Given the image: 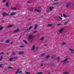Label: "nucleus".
<instances>
[{"mask_svg":"<svg viewBox=\"0 0 74 74\" xmlns=\"http://www.w3.org/2000/svg\"><path fill=\"white\" fill-rule=\"evenodd\" d=\"M33 35H31L29 36L28 39L29 40H31L32 39V38H33Z\"/></svg>","mask_w":74,"mask_h":74,"instance_id":"nucleus-1","label":"nucleus"},{"mask_svg":"<svg viewBox=\"0 0 74 74\" xmlns=\"http://www.w3.org/2000/svg\"><path fill=\"white\" fill-rule=\"evenodd\" d=\"M20 31V30H19V29H15V30H14V31H13V33H17V32H18Z\"/></svg>","mask_w":74,"mask_h":74,"instance_id":"nucleus-2","label":"nucleus"},{"mask_svg":"<svg viewBox=\"0 0 74 74\" xmlns=\"http://www.w3.org/2000/svg\"><path fill=\"white\" fill-rule=\"evenodd\" d=\"M63 30H64V29L63 28H62L60 29L59 30V33H62L63 32Z\"/></svg>","mask_w":74,"mask_h":74,"instance_id":"nucleus-3","label":"nucleus"},{"mask_svg":"<svg viewBox=\"0 0 74 74\" xmlns=\"http://www.w3.org/2000/svg\"><path fill=\"white\" fill-rule=\"evenodd\" d=\"M68 58H66L64 60L62 61V62H65L66 63H69V61H67L68 60Z\"/></svg>","mask_w":74,"mask_h":74,"instance_id":"nucleus-4","label":"nucleus"},{"mask_svg":"<svg viewBox=\"0 0 74 74\" xmlns=\"http://www.w3.org/2000/svg\"><path fill=\"white\" fill-rule=\"evenodd\" d=\"M71 6V3H69L67 4H66V8H68L69 7Z\"/></svg>","mask_w":74,"mask_h":74,"instance_id":"nucleus-5","label":"nucleus"},{"mask_svg":"<svg viewBox=\"0 0 74 74\" xmlns=\"http://www.w3.org/2000/svg\"><path fill=\"white\" fill-rule=\"evenodd\" d=\"M25 53V52L24 51H20L18 53V55H23V54H24Z\"/></svg>","mask_w":74,"mask_h":74,"instance_id":"nucleus-6","label":"nucleus"},{"mask_svg":"<svg viewBox=\"0 0 74 74\" xmlns=\"http://www.w3.org/2000/svg\"><path fill=\"white\" fill-rule=\"evenodd\" d=\"M34 11L35 12H41V11L40 10L36 9H34Z\"/></svg>","mask_w":74,"mask_h":74,"instance_id":"nucleus-7","label":"nucleus"},{"mask_svg":"<svg viewBox=\"0 0 74 74\" xmlns=\"http://www.w3.org/2000/svg\"><path fill=\"white\" fill-rule=\"evenodd\" d=\"M16 14V13H15V12H13L11 13L10 15H11V16H13L14 15H15V14Z\"/></svg>","mask_w":74,"mask_h":74,"instance_id":"nucleus-8","label":"nucleus"},{"mask_svg":"<svg viewBox=\"0 0 74 74\" xmlns=\"http://www.w3.org/2000/svg\"><path fill=\"white\" fill-rule=\"evenodd\" d=\"M37 26H38V25H37V24H36L35 25V27L34 28V29L35 30H36V29H37Z\"/></svg>","mask_w":74,"mask_h":74,"instance_id":"nucleus-9","label":"nucleus"},{"mask_svg":"<svg viewBox=\"0 0 74 74\" xmlns=\"http://www.w3.org/2000/svg\"><path fill=\"white\" fill-rule=\"evenodd\" d=\"M3 16H7L8 15V14L6 13H3L2 14Z\"/></svg>","mask_w":74,"mask_h":74,"instance_id":"nucleus-10","label":"nucleus"},{"mask_svg":"<svg viewBox=\"0 0 74 74\" xmlns=\"http://www.w3.org/2000/svg\"><path fill=\"white\" fill-rule=\"evenodd\" d=\"M9 5V2H6V3L5 6L6 7H8Z\"/></svg>","mask_w":74,"mask_h":74,"instance_id":"nucleus-11","label":"nucleus"},{"mask_svg":"<svg viewBox=\"0 0 74 74\" xmlns=\"http://www.w3.org/2000/svg\"><path fill=\"white\" fill-rule=\"evenodd\" d=\"M20 70V69L18 68V69H17V70L16 71V72L15 74H18V71H19Z\"/></svg>","mask_w":74,"mask_h":74,"instance_id":"nucleus-12","label":"nucleus"},{"mask_svg":"<svg viewBox=\"0 0 74 74\" xmlns=\"http://www.w3.org/2000/svg\"><path fill=\"white\" fill-rule=\"evenodd\" d=\"M10 9L12 10H16V9L15 8H10Z\"/></svg>","mask_w":74,"mask_h":74,"instance_id":"nucleus-13","label":"nucleus"},{"mask_svg":"<svg viewBox=\"0 0 74 74\" xmlns=\"http://www.w3.org/2000/svg\"><path fill=\"white\" fill-rule=\"evenodd\" d=\"M4 29V27L3 26H1L0 27V30H2L3 29Z\"/></svg>","mask_w":74,"mask_h":74,"instance_id":"nucleus-14","label":"nucleus"},{"mask_svg":"<svg viewBox=\"0 0 74 74\" xmlns=\"http://www.w3.org/2000/svg\"><path fill=\"white\" fill-rule=\"evenodd\" d=\"M59 3V2H56V3H53V5H58Z\"/></svg>","mask_w":74,"mask_h":74,"instance_id":"nucleus-15","label":"nucleus"},{"mask_svg":"<svg viewBox=\"0 0 74 74\" xmlns=\"http://www.w3.org/2000/svg\"><path fill=\"white\" fill-rule=\"evenodd\" d=\"M45 55V53H42V55H41L40 56V57H41L42 56H44Z\"/></svg>","mask_w":74,"mask_h":74,"instance_id":"nucleus-16","label":"nucleus"},{"mask_svg":"<svg viewBox=\"0 0 74 74\" xmlns=\"http://www.w3.org/2000/svg\"><path fill=\"white\" fill-rule=\"evenodd\" d=\"M44 37H42L40 38V41H43V40H44Z\"/></svg>","mask_w":74,"mask_h":74,"instance_id":"nucleus-17","label":"nucleus"},{"mask_svg":"<svg viewBox=\"0 0 74 74\" xmlns=\"http://www.w3.org/2000/svg\"><path fill=\"white\" fill-rule=\"evenodd\" d=\"M4 64H0V67L3 68L4 67Z\"/></svg>","mask_w":74,"mask_h":74,"instance_id":"nucleus-18","label":"nucleus"},{"mask_svg":"<svg viewBox=\"0 0 74 74\" xmlns=\"http://www.w3.org/2000/svg\"><path fill=\"white\" fill-rule=\"evenodd\" d=\"M52 25V24H49L47 25V27H51Z\"/></svg>","mask_w":74,"mask_h":74,"instance_id":"nucleus-19","label":"nucleus"},{"mask_svg":"<svg viewBox=\"0 0 74 74\" xmlns=\"http://www.w3.org/2000/svg\"><path fill=\"white\" fill-rule=\"evenodd\" d=\"M35 48V45H33V46L32 47V51H33V50H34V49Z\"/></svg>","mask_w":74,"mask_h":74,"instance_id":"nucleus-20","label":"nucleus"},{"mask_svg":"<svg viewBox=\"0 0 74 74\" xmlns=\"http://www.w3.org/2000/svg\"><path fill=\"white\" fill-rule=\"evenodd\" d=\"M23 42H25V43L26 44H28V43H27V42L25 40H23Z\"/></svg>","mask_w":74,"mask_h":74,"instance_id":"nucleus-21","label":"nucleus"},{"mask_svg":"<svg viewBox=\"0 0 74 74\" xmlns=\"http://www.w3.org/2000/svg\"><path fill=\"white\" fill-rule=\"evenodd\" d=\"M50 56L49 55H48L45 58L46 59H48L49 58Z\"/></svg>","mask_w":74,"mask_h":74,"instance_id":"nucleus-22","label":"nucleus"},{"mask_svg":"<svg viewBox=\"0 0 74 74\" xmlns=\"http://www.w3.org/2000/svg\"><path fill=\"white\" fill-rule=\"evenodd\" d=\"M8 69H13V68H12V67L11 66H8Z\"/></svg>","mask_w":74,"mask_h":74,"instance_id":"nucleus-23","label":"nucleus"},{"mask_svg":"<svg viewBox=\"0 0 74 74\" xmlns=\"http://www.w3.org/2000/svg\"><path fill=\"white\" fill-rule=\"evenodd\" d=\"M69 51H74V49H70L69 48Z\"/></svg>","mask_w":74,"mask_h":74,"instance_id":"nucleus-24","label":"nucleus"},{"mask_svg":"<svg viewBox=\"0 0 74 74\" xmlns=\"http://www.w3.org/2000/svg\"><path fill=\"white\" fill-rule=\"evenodd\" d=\"M10 40H6V41L5 42L6 43H8V42H10Z\"/></svg>","mask_w":74,"mask_h":74,"instance_id":"nucleus-25","label":"nucleus"},{"mask_svg":"<svg viewBox=\"0 0 74 74\" xmlns=\"http://www.w3.org/2000/svg\"><path fill=\"white\" fill-rule=\"evenodd\" d=\"M12 26H13L12 25H9L8 26V28H9V27H12Z\"/></svg>","mask_w":74,"mask_h":74,"instance_id":"nucleus-26","label":"nucleus"},{"mask_svg":"<svg viewBox=\"0 0 74 74\" xmlns=\"http://www.w3.org/2000/svg\"><path fill=\"white\" fill-rule=\"evenodd\" d=\"M32 28H33V27H32V26H31L29 28V29H28V30H30V29H32Z\"/></svg>","mask_w":74,"mask_h":74,"instance_id":"nucleus-27","label":"nucleus"},{"mask_svg":"<svg viewBox=\"0 0 74 74\" xmlns=\"http://www.w3.org/2000/svg\"><path fill=\"white\" fill-rule=\"evenodd\" d=\"M19 47H20V48H22L25 47V46L23 45H22L21 46V45Z\"/></svg>","mask_w":74,"mask_h":74,"instance_id":"nucleus-28","label":"nucleus"},{"mask_svg":"<svg viewBox=\"0 0 74 74\" xmlns=\"http://www.w3.org/2000/svg\"><path fill=\"white\" fill-rule=\"evenodd\" d=\"M63 16L64 18H67V16L65 14H63Z\"/></svg>","mask_w":74,"mask_h":74,"instance_id":"nucleus-29","label":"nucleus"},{"mask_svg":"<svg viewBox=\"0 0 74 74\" xmlns=\"http://www.w3.org/2000/svg\"><path fill=\"white\" fill-rule=\"evenodd\" d=\"M3 56H1L0 58V61H1V60L2 59H3Z\"/></svg>","mask_w":74,"mask_h":74,"instance_id":"nucleus-30","label":"nucleus"},{"mask_svg":"<svg viewBox=\"0 0 74 74\" xmlns=\"http://www.w3.org/2000/svg\"><path fill=\"white\" fill-rule=\"evenodd\" d=\"M13 60V58H10L9 60H10V61H12Z\"/></svg>","mask_w":74,"mask_h":74,"instance_id":"nucleus-31","label":"nucleus"},{"mask_svg":"<svg viewBox=\"0 0 74 74\" xmlns=\"http://www.w3.org/2000/svg\"><path fill=\"white\" fill-rule=\"evenodd\" d=\"M66 43L64 42L62 43L61 45H66Z\"/></svg>","mask_w":74,"mask_h":74,"instance_id":"nucleus-32","label":"nucleus"},{"mask_svg":"<svg viewBox=\"0 0 74 74\" xmlns=\"http://www.w3.org/2000/svg\"><path fill=\"white\" fill-rule=\"evenodd\" d=\"M37 32V30H35L33 32V33H34V34H35V33H36Z\"/></svg>","mask_w":74,"mask_h":74,"instance_id":"nucleus-33","label":"nucleus"},{"mask_svg":"<svg viewBox=\"0 0 74 74\" xmlns=\"http://www.w3.org/2000/svg\"><path fill=\"white\" fill-rule=\"evenodd\" d=\"M55 58V56L54 55L52 56L51 57V58L52 59H54Z\"/></svg>","mask_w":74,"mask_h":74,"instance_id":"nucleus-34","label":"nucleus"},{"mask_svg":"<svg viewBox=\"0 0 74 74\" xmlns=\"http://www.w3.org/2000/svg\"><path fill=\"white\" fill-rule=\"evenodd\" d=\"M50 10H52L53 9V7H50Z\"/></svg>","mask_w":74,"mask_h":74,"instance_id":"nucleus-35","label":"nucleus"},{"mask_svg":"<svg viewBox=\"0 0 74 74\" xmlns=\"http://www.w3.org/2000/svg\"><path fill=\"white\" fill-rule=\"evenodd\" d=\"M43 73L42 72H40L36 74H43Z\"/></svg>","mask_w":74,"mask_h":74,"instance_id":"nucleus-36","label":"nucleus"},{"mask_svg":"<svg viewBox=\"0 0 74 74\" xmlns=\"http://www.w3.org/2000/svg\"><path fill=\"white\" fill-rule=\"evenodd\" d=\"M60 57H58V61L59 62H60V61L59 60H60Z\"/></svg>","mask_w":74,"mask_h":74,"instance_id":"nucleus-37","label":"nucleus"},{"mask_svg":"<svg viewBox=\"0 0 74 74\" xmlns=\"http://www.w3.org/2000/svg\"><path fill=\"white\" fill-rule=\"evenodd\" d=\"M64 74H69V72H65L63 73Z\"/></svg>","mask_w":74,"mask_h":74,"instance_id":"nucleus-38","label":"nucleus"},{"mask_svg":"<svg viewBox=\"0 0 74 74\" xmlns=\"http://www.w3.org/2000/svg\"><path fill=\"white\" fill-rule=\"evenodd\" d=\"M25 73H26V74H31V73H29L28 72H26Z\"/></svg>","mask_w":74,"mask_h":74,"instance_id":"nucleus-39","label":"nucleus"},{"mask_svg":"<svg viewBox=\"0 0 74 74\" xmlns=\"http://www.w3.org/2000/svg\"><path fill=\"white\" fill-rule=\"evenodd\" d=\"M67 23H68V22H65L64 23V24L65 25H67Z\"/></svg>","mask_w":74,"mask_h":74,"instance_id":"nucleus-40","label":"nucleus"},{"mask_svg":"<svg viewBox=\"0 0 74 74\" xmlns=\"http://www.w3.org/2000/svg\"><path fill=\"white\" fill-rule=\"evenodd\" d=\"M4 54V52H2L0 53V55H3Z\"/></svg>","mask_w":74,"mask_h":74,"instance_id":"nucleus-41","label":"nucleus"},{"mask_svg":"<svg viewBox=\"0 0 74 74\" xmlns=\"http://www.w3.org/2000/svg\"><path fill=\"white\" fill-rule=\"evenodd\" d=\"M58 17H59V19H61V20H62V18H61V17H60V16H58Z\"/></svg>","mask_w":74,"mask_h":74,"instance_id":"nucleus-42","label":"nucleus"},{"mask_svg":"<svg viewBox=\"0 0 74 74\" xmlns=\"http://www.w3.org/2000/svg\"><path fill=\"white\" fill-rule=\"evenodd\" d=\"M22 72V71H20L18 72V73H19V74H20V73H21Z\"/></svg>","mask_w":74,"mask_h":74,"instance_id":"nucleus-43","label":"nucleus"},{"mask_svg":"<svg viewBox=\"0 0 74 74\" xmlns=\"http://www.w3.org/2000/svg\"><path fill=\"white\" fill-rule=\"evenodd\" d=\"M55 64H54V63L52 64V66L53 67V66H55Z\"/></svg>","mask_w":74,"mask_h":74,"instance_id":"nucleus-44","label":"nucleus"},{"mask_svg":"<svg viewBox=\"0 0 74 74\" xmlns=\"http://www.w3.org/2000/svg\"><path fill=\"white\" fill-rule=\"evenodd\" d=\"M38 49V47H36V51H37Z\"/></svg>","mask_w":74,"mask_h":74,"instance_id":"nucleus-45","label":"nucleus"},{"mask_svg":"<svg viewBox=\"0 0 74 74\" xmlns=\"http://www.w3.org/2000/svg\"><path fill=\"white\" fill-rule=\"evenodd\" d=\"M13 58L14 59H17V58H18V57H14Z\"/></svg>","mask_w":74,"mask_h":74,"instance_id":"nucleus-46","label":"nucleus"},{"mask_svg":"<svg viewBox=\"0 0 74 74\" xmlns=\"http://www.w3.org/2000/svg\"><path fill=\"white\" fill-rule=\"evenodd\" d=\"M27 3H29V4H31V3H30V1H27Z\"/></svg>","mask_w":74,"mask_h":74,"instance_id":"nucleus-47","label":"nucleus"},{"mask_svg":"<svg viewBox=\"0 0 74 74\" xmlns=\"http://www.w3.org/2000/svg\"><path fill=\"white\" fill-rule=\"evenodd\" d=\"M5 0H3V2H5Z\"/></svg>","mask_w":74,"mask_h":74,"instance_id":"nucleus-48","label":"nucleus"},{"mask_svg":"<svg viewBox=\"0 0 74 74\" xmlns=\"http://www.w3.org/2000/svg\"><path fill=\"white\" fill-rule=\"evenodd\" d=\"M57 25H58V26H59V25H61V24H58Z\"/></svg>","mask_w":74,"mask_h":74,"instance_id":"nucleus-49","label":"nucleus"},{"mask_svg":"<svg viewBox=\"0 0 74 74\" xmlns=\"http://www.w3.org/2000/svg\"><path fill=\"white\" fill-rule=\"evenodd\" d=\"M38 9H39L40 8V7H37Z\"/></svg>","mask_w":74,"mask_h":74,"instance_id":"nucleus-50","label":"nucleus"},{"mask_svg":"<svg viewBox=\"0 0 74 74\" xmlns=\"http://www.w3.org/2000/svg\"><path fill=\"white\" fill-rule=\"evenodd\" d=\"M15 52H14L12 53L13 55H15Z\"/></svg>","mask_w":74,"mask_h":74,"instance_id":"nucleus-51","label":"nucleus"},{"mask_svg":"<svg viewBox=\"0 0 74 74\" xmlns=\"http://www.w3.org/2000/svg\"><path fill=\"white\" fill-rule=\"evenodd\" d=\"M41 66H43V63H42V64H41Z\"/></svg>","mask_w":74,"mask_h":74,"instance_id":"nucleus-52","label":"nucleus"},{"mask_svg":"<svg viewBox=\"0 0 74 74\" xmlns=\"http://www.w3.org/2000/svg\"><path fill=\"white\" fill-rule=\"evenodd\" d=\"M58 0H54V1H58Z\"/></svg>","mask_w":74,"mask_h":74,"instance_id":"nucleus-53","label":"nucleus"},{"mask_svg":"<svg viewBox=\"0 0 74 74\" xmlns=\"http://www.w3.org/2000/svg\"><path fill=\"white\" fill-rule=\"evenodd\" d=\"M29 10H30V11H33V10L32 9H29Z\"/></svg>","mask_w":74,"mask_h":74,"instance_id":"nucleus-54","label":"nucleus"},{"mask_svg":"<svg viewBox=\"0 0 74 74\" xmlns=\"http://www.w3.org/2000/svg\"><path fill=\"white\" fill-rule=\"evenodd\" d=\"M71 53H74V52L72 51V52H71Z\"/></svg>","mask_w":74,"mask_h":74,"instance_id":"nucleus-55","label":"nucleus"},{"mask_svg":"<svg viewBox=\"0 0 74 74\" xmlns=\"http://www.w3.org/2000/svg\"><path fill=\"white\" fill-rule=\"evenodd\" d=\"M3 64H4H4H7V63H5Z\"/></svg>","mask_w":74,"mask_h":74,"instance_id":"nucleus-56","label":"nucleus"},{"mask_svg":"<svg viewBox=\"0 0 74 74\" xmlns=\"http://www.w3.org/2000/svg\"><path fill=\"white\" fill-rule=\"evenodd\" d=\"M7 15L8 16H10V14H8H8Z\"/></svg>","mask_w":74,"mask_h":74,"instance_id":"nucleus-57","label":"nucleus"},{"mask_svg":"<svg viewBox=\"0 0 74 74\" xmlns=\"http://www.w3.org/2000/svg\"><path fill=\"white\" fill-rule=\"evenodd\" d=\"M12 43H13V42H11L10 43V44H12Z\"/></svg>","mask_w":74,"mask_h":74,"instance_id":"nucleus-58","label":"nucleus"},{"mask_svg":"<svg viewBox=\"0 0 74 74\" xmlns=\"http://www.w3.org/2000/svg\"><path fill=\"white\" fill-rule=\"evenodd\" d=\"M30 19H31L30 18H29V19H28V21H29V20H30Z\"/></svg>","mask_w":74,"mask_h":74,"instance_id":"nucleus-59","label":"nucleus"},{"mask_svg":"<svg viewBox=\"0 0 74 74\" xmlns=\"http://www.w3.org/2000/svg\"><path fill=\"white\" fill-rule=\"evenodd\" d=\"M28 30H29V29H27V31H28Z\"/></svg>","mask_w":74,"mask_h":74,"instance_id":"nucleus-60","label":"nucleus"},{"mask_svg":"<svg viewBox=\"0 0 74 74\" xmlns=\"http://www.w3.org/2000/svg\"><path fill=\"white\" fill-rule=\"evenodd\" d=\"M2 9L4 10H5V8H3Z\"/></svg>","mask_w":74,"mask_h":74,"instance_id":"nucleus-61","label":"nucleus"},{"mask_svg":"<svg viewBox=\"0 0 74 74\" xmlns=\"http://www.w3.org/2000/svg\"><path fill=\"white\" fill-rule=\"evenodd\" d=\"M7 53V55H9V54H8V53Z\"/></svg>","mask_w":74,"mask_h":74,"instance_id":"nucleus-62","label":"nucleus"},{"mask_svg":"<svg viewBox=\"0 0 74 74\" xmlns=\"http://www.w3.org/2000/svg\"><path fill=\"white\" fill-rule=\"evenodd\" d=\"M22 37V36H20L19 38H21V37Z\"/></svg>","mask_w":74,"mask_h":74,"instance_id":"nucleus-63","label":"nucleus"},{"mask_svg":"<svg viewBox=\"0 0 74 74\" xmlns=\"http://www.w3.org/2000/svg\"><path fill=\"white\" fill-rule=\"evenodd\" d=\"M3 40H1V42H3Z\"/></svg>","mask_w":74,"mask_h":74,"instance_id":"nucleus-64","label":"nucleus"}]
</instances>
